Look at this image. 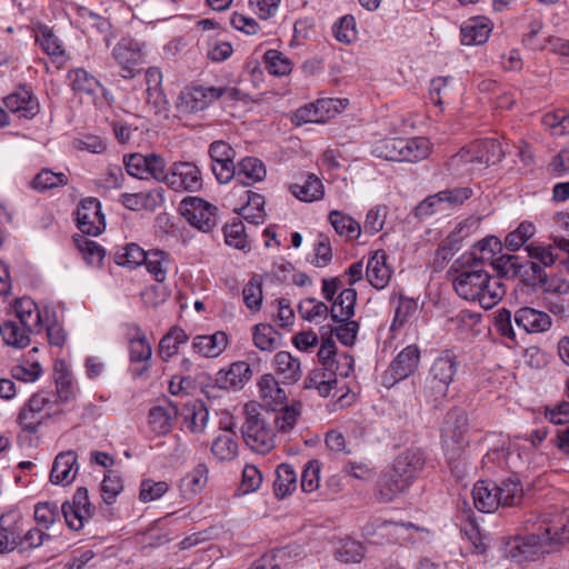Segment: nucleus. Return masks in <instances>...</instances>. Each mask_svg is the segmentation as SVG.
<instances>
[{"label":"nucleus","mask_w":569,"mask_h":569,"mask_svg":"<svg viewBox=\"0 0 569 569\" xmlns=\"http://www.w3.org/2000/svg\"><path fill=\"white\" fill-rule=\"evenodd\" d=\"M189 337L180 327H172L159 342V355L162 360L168 361L178 353L179 347L188 341Z\"/></svg>","instance_id":"obj_48"},{"label":"nucleus","mask_w":569,"mask_h":569,"mask_svg":"<svg viewBox=\"0 0 569 569\" xmlns=\"http://www.w3.org/2000/svg\"><path fill=\"white\" fill-rule=\"evenodd\" d=\"M252 340L261 351L271 352L280 346V336L276 329L268 323H258L252 328Z\"/></svg>","instance_id":"obj_49"},{"label":"nucleus","mask_w":569,"mask_h":569,"mask_svg":"<svg viewBox=\"0 0 569 569\" xmlns=\"http://www.w3.org/2000/svg\"><path fill=\"white\" fill-rule=\"evenodd\" d=\"M412 529L417 528L410 522H392L381 517H372L362 527V535L377 545L395 543L409 540Z\"/></svg>","instance_id":"obj_9"},{"label":"nucleus","mask_w":569,"mask_h":569,"mask_svg":"<svg viewBox=\"0 0 569 569\" xmlns=\"http://www.w3.org/2000/svg\"><path fill=\"white\" fill-rule=\"evenodd\" d=\"M266 68L270 74L282 77L292 70L291 60L278 50H268L263 56Z\"/></svg>","instance_id":"obj_56"},{"label":"nucleus","mask_w":569,"mask_h":569,"mask_svg":"<svg viewBox=\"0 0 569 569\" xmlns=\"http://www.w3.org/2000/svg\"><path fill=\"white\" fill-rule=\"evenodd\" d=\"M22 517L17 511H8L0 516V555H6L19 548Z\"/></svg>","instance_id":"obj_18"},{"label":"nucleus","mask_w":569,"mask_h":569,"mask_svg":"<svg viewBox=\"0 0 569 569\" xmlns=\"http://www.w3.org/2000/svg\"><path fill=\"white\" fill-rule=\"evenodd\" d=\"M68 177L62 172H53L50 169H42L30 181V187L39 192L68 184Z\"/></svg>","instance_id":"obj_53"},{"label":"nucleus","mask_w":569,"mask_h":569,"mask_svg":"<svg viewBox=\"0 0 569 569\" xmlns=\"http://www.w3.org/2000/svg\"><path fill=\"white\" fill-rule=\"evenodd\" d=\"M162 201L160 190L149 192L123 193L121 196L122 204L130 210L153 209Z\"/></svg>","instance_id":"obj_46"},{"label":"nucleus","mask_w":569,"mask_h":569,"mask_svg":"<svg viewBox=\"0 0 569 569\" xmlns=\"http://www.w3.org/2000/svg\"><path fill=\"white\" fill-rule=\"evenodd\" d=\"M302 405L300 401H293L291 405H283L277 410V413L271 422L274 429L279 432H289L297 423L301 415Z\"/></svg>","instance_id":"obj_50"},{"label":"nucleus","mask_w":569,"mask_h":569,"mask_svg":"<svg viewBox=\"0 0 569 569\" xmlns=\"http://www.w3.org/2000/svg\"><path fill=\"white\" fill-rule=\"evenodd\" d=\"M217 99H219V91L216 87H190L180 92L176 108L184 114L194 113L204 110Z\"/></svg>","instance_id":"obj_14"},{"label":"nucleus","mask_w":569,"mask_h":569,"mask_svg":"<svg viewBox=\"0 0 569 569\" xmlns=\"http://www.w3.org/2000/svg\"><path fill=\"white\" fill-rule=\"evenodd\" d=\"M79 471L78 456L73 450L59 452L52 463L50 482L67 487L71 485Z\"/></svg>","instance_id":"obj_19"},{"label":"nucleus","mask_w":569,"mask_h":569,"mask_svg":"<svg viewBox=\"0 0 569 569\" xmlns=\"http://www.w3.org/2000/svg\"><path fill=\"white\" fill-rule=\"evenodd\" d=\"M241 432L246 445L257 453H269L276 447V429L260 412L247 411Z\"/></svg>","instance_id":"obj_6"},{"label":"nucleus","mask_w":569,"mask_h":569,"mask_svg":"<svg viewBox=\"0 0 569 569\" xmlns=\"http://www.w3.org/2000/svg\"><path fill=\"white\" fill-rule=\"evenodd\" d=\"M522 495V485L516 476L497 483V496L502 507H511L520 503Z\"/></svg>","instance_id":"obj_45"},{"label":"nucleus","mask_w":569,"mask_h":569,"mask_svg":"<svg viewBox=\"0 0 569 569\" xmlns=\"http://www.w3.org/2000/svg\"><path fill=\"white\" fill-rule=\"evenodd\" d=\"M380 148V157L398 162H418L431 152V143L425 137L387 139Z\"/></svg>","instance_id":"obj_7"},{"label":"nucleus","mask_w":569,"mask_h":569,"mask_svg":"<svg viewBox=\"0 0 569 569\" xmlns=\"http://www.w3.org/2000/svg\"><path fill=\"white\" fill-rule=\"evenodd\" d=\"M147 254L148 252L137 243H128L114 253V261L119 266L134 269L143 264Z\"/></svg>","instance_id":"obj_52"},{"label":"nucleus","mask_w":569,"mask_h":569,"mask_svg":"<svg viewBox=\"0 0 569 569\" xmlns=\"http://www.w3.org/2000/svg\"><path fill=\"white\" fill-rule=\"evenodd\" d=\"M10 318L17 320L28 328L40 332L42 330V320L38 305L28 297L17 299L10 307Z\"/></svg>","instance_id":"obj_22"},{"label":"nucleus","mask_w":569,"mask_h":569,"mask_svg":"<svg viewBox=\"0 0 569 569\" xmlns=\"http://www.w3.org/2000/svg\"><path fill=\"white\" fill-rule=\"evenodd\" d=\"M505 550L506 556L518 563L536 561L546 553L553 552L550 527L510 538Z\"/></svg>","instance_id":"obj_5"},{"label":"nucleus","mask_w":569,"mask_h":569,"mask_svg":"<svg viewBox=\"0 0 569 569\" xmlns=\"http://www.w3.org/2000/svg\"><path fill=\"white\" fill-rule=\"evenodd\" d=\"M37 333L34 330H28L24 325L9 318L1 326V336L6 345L14 348H26L30 345V335Z\"/></svg>","instance_id":"obj_38"},{"label":"nucleus","mask_w":569,"mask_h":569,"mask_svg":"<svg viewBox=\"0 0 569 569\" xmlns=\"http://www.w3.org/2000/svg\"><path fill=\"white\" fill-rule=\"evenodd\" d=\"M496 462L500 468L509 469L512 472L521 470L525 466L521 452L517 449H496L488 452L483 458L485 466Z\"/></svg>","instance_id":"obj_41"},{"label":"nucleus","mask_w":569,"mask_h":569,"mask_svg":"<svg viewBox=\"0 0 569 569\" xmlns=\"http://www.w3.org/2000/svg\"><path fill=\"white\" fill-rule=\"evenodd\" d=\"M356 302V289L351 287L342 289L330 308V316L332 321L340 322L351 319L355 315Z\"/></svg>","instance_id":"obj_39"},{"label":"nucleus","mask_w":569,"mask_h":569,"mask_svg":"<svg viewBox=\"0 0 569 569\" xmlns=\"http://www.w3.org/2000/svg\"><path fill=\"white\" fill-rule=\"evenodd\" d=\"M386 260V252L378 250L369 258L367 263V279L378 290L385 289L391 278V269L387 266Z\"/></svg>","instance_id":"obj_30"},{"label":"nucleus","mask_w":569,"mask_h":569,"mask_svg":"<svg viewBox=\"0 0 569 569\" xmlns=\"http://www.w3.org/2000/svg\"><path fill=\"white\" fill-rule=\"evenodd\" d=\"M457 371V355L450 349L442 350L432 361L425 380L423 395L429 402L438 405L447 399Z\"/></svg>","instance_id":"obj_3"},{"label":"nucleus","mask_w":569,"mask_h":569,"mask_svg":"<svg viewBox=\"0 0 569 569\" xmlns=\"http://www.w3.org/2000/svg\"><path fill=\"white\" fill-rule=\"evenodd\" d=\"M337 386V375L331 368L310 371L303 382L305 389H316L321 397H328Z\"/></svg>","instance_id":"obj_37"},{"label":"nucleus","mask_w":569,"mask_h":569,"mask_svg":"<svg viewBox=\"0 0 569 569\" xmlns=\"http://www.w3.org/2000/svg\"><path fill=\"white\" fill-rule=\"evenodd\" d=\"M331 111H338L337 101L332 99H319L315 103L299 108L295 118L297 123L315 122L321 123L330 117Z\"/></svg>","instance_id":"obj_29"},{"label":"nucleus","mask_w":569,"mask_h":569,"mask_svg":"<svg viewBox=\"0 0 569 569\" xmlns=\"http://www.w3.org/2000/svg\"><path fill=\"white\" fill-rule=\"evenodd\" d=\"M542 123L552 136L567 134L569 133V112L563 109L548 112L543 116Z\"/></svg>","instance_id":"obj_60"},{"label":"nucleus","mask_w":569,"mask_h":569,"mask_svg":"<svg viewBox=\"0 0 569 569\" xmlns=\"http://www.w3.org/2000/svg\"><path fill=\"white\" fill-rule=\"evenodd\" d=\"M420 349L416 345L403 348L381 375V383L386 388L413 375L420 365Z\"/></svg>","instance_id":"obj_11"},{"label":"nucleus","mask_w":569,"mask_h":569,"mask_svg":"<svg viewBox=\"0 0 569 569\" xmlns=\"http://www.w3.org/2000/svg\"><path fill=\"white\" fill-rule=\"evenodd\" d=\"M76 242L88 264L99 267L102 263L104 249L96 241L80 237Z\"/></svg>","instance_id":"obj_63"},{"label":"nucleus","mask_w":569,"mask_h":569,"mask_svg":"<svg viewBox=\"0 0 569 569\" xmlns=\"http://www.w3.org/2000/svg\"><path fill=\"white\" fill-rule=\"evenodd\" d=\"M179 211L191 226L203 232H209L217 224V208L199 197L184 198Z\"/></svg>","instance_id":"obj_12"},{"label":"nucleus","mask_w":569,"mask_h":569,"mask_svg":"<svg viewBox=\"0 0 569 569\" xmlns=\"http://www.w3.org/2000/svg\"><path fill=\"white\" fill-rule=\"evenodd\" d=\"M328 220L330 224L333 227L335 231L339 236L346 237L348 240L358 239L361 234L360 223L357 220H355L351 216L342 211H330Z\"/></svg>","instance_id":"obj_42"},{"label":"nucleus","mask_w":569,"mask_h":569,"mask_svg":"<svg viewBox=\"0 0 569 569\" xmlns=\"http://www.w3.org/2000/svg\"><path fill=\"white\" fill-rule=\"evenodd\" d=\"M453 289L468 301H478L485 309L496 306L505 296V286L499 277H492L482 268L457 259L449 271Z\"/></svg>","instance_id":"obj_1"},{"label":"nucleus","mask_w":569,"mask_h":569,"mask_svg":"<svg viewBox=\"0 0 569 569\" xmlns=\"http://www.w3.org/2000/svg\"><path fill=\"white\" fill-rule=\"evenodd\" d=\"M252 372L246 361L232 362L228 368L220 369L214 382L220 389H241L251 378Z\"/></svg>","instance_id":"obj_25"},{"label":"nucleus","mask_w":569,"mask_h":569,"mask_svg":"<svg viewBox=\"0 0 569 569\" xmlns=\"http://www.w3.org/2000/svg\"><path fill=\"white\" fill-rule=\"evenodd\" d=\"M292 194L306 202L320 200L323 197V184L315 174H309L302 183H293L290 186Z\"/></svg>","instance_id":"obj_43"},{"label":"nucleus","mask_w":569,"mask_h":569,"mask_svg":"<svg viewBox=\"0 0 569 569\" xmlns=\"http://www.w3.org/2000/svg\"><path fill=\"white\" fill-rule=\"evenodd\" d=\"M298 311L305 320L315 321L326 319L330 309L328 306L315 298H306L300 301Z\"/></svg>","instance_id":"obj_61"},{"label":"nucleus","mask_w":569,"mask_h":569,"mask_svg":"<svg viewBox=\"0 0 569 569\" xmlns=\"http://www.w3.org/2000/svg\"><path fill=\"white\" fill-rule=\"evenodd\" d=\"M248 200L246 206L241 209V216L252 224H260L264 222V199L261 194L247 191Z\"/></svg>","instance_id":"obj_54"},{"label":"nucleus","mask_w":569,"mask_h":569,"mask_svg":"<svg viewBox=\"0 0 569 569\" xmlns=\"http://www.w3.org/2000/svg\"><path fill=\"white\" fill-rule=\"evenodd\" d=\"M229 338L223 331H216L212 335H199L192 339V350L204 358H217L228 347Z\"/></svg>","instance_id":"obj_28"},{"label":"nucleus","mask_w":569,"mask_h":569,"mask_svg":"<svg viewBox=\"0 0 569 569\" xmlns=\"http://www.w3.org/2000/svg\"><path fill=\"white\" fill-rule=\"evenodd\" d=\"M276 373L283 382L295 383L301 377V362L288 351H279L273 358Z\"/></svg>","instance_id":"obj_36"},{"label":"nucleus","mask_w":569,"mask_h":569,"mask_svg":"<svg viewBox=\"0 0 569 569\" xmlns=\"http://www.w3.org/2000/svg\"><path fill=\"white\" fill-rule=\"evenodd\" d=\"M77 226L82 233L88 236L97 237L102 233L106 221L98 199L87 198L80 202L77 209Z\"/></svg>","instance_id":"obj_15"},{"label":"nucleus","mask_w":569,"mask_h":569,"mask_svg":"<svg viewBox=\"0 0 569 569\" xmlns=\"http://www.w3.org/2000/svg\"><path fill=\"white\" fill-rule=\"evenodd\" d=\"M503 157L501 144L495 139L473 141L461 148L448 161V170L458 177L480 173Z\"/></svg>","instance_id":"obj_2"},{"label":"nucleus","mask_w":569,"mask_h":569,"mask_svg":"<svg viewBox=\"0 0 569 569\" xmlns=\"http://www.w3.org/2000/svg\"><path fill=\"white\" fill-rule=\"evenodd\" d=\"M123 164L128 174L131 177L141 180L154 179L158 182L162 173V169L167 167L166 160L157 153H131L129 156H124Z\"/></svg>","instance_id":"obj_13"},{"label":"nucleus","mask_w":569,"mask_h":569,"mask_svg":"<svg viewBox=\"0 0 569 569\" xmlns=\"http://www.w3.org/2000/svg\"><path fill=\"white\" fill-rule=\"evenodd\" d=\"M71 88L79 93L93 96L100 88L99 80L83 68H74L68 72Z\"/></svg>","instance_id":"obj_47"},{"label":"nucleus","mask_w":569,"mask_h":569,"mask_svg":"<svg viewBox=\"0 0 569 569\" xmlns=\"http://www.w3.org/2000/svg\"><path fill=\"white\" fill-rule=\"evenodd\" d=\"M298 485V476L295 468L289 463H280L276 470L273 482L274 495L283 499L295 492Z\"/></svg>","instance_id":"obj_40"},{"label":"nucleus","mask_w":569,"mask_h":569,"mask_svg":"<svg viewBox=\"0 0 569 569\" xmlns=\"http://www.w3.org/2000/svg\"><path fill=\"white\" fill-rule=\"evenodd\" d=\"M112 57L121 67V76L131 79L136 76L137 67L143 62L141 46L131 38H122L112 49Z\"/></svg>","instance_id":"obj_16"},{"label":"nucleus","mask_w":569,"mask_h":569,"mask_svg":"<svg viewBox=\"0 0 569 569\" xmlns=\"http://www.w3.org/2000/svg\"><path fill=\"white\" fill-rule=\"evenodd\" d=\"M497 333L503 338V343L511 348L518 345L517 336L511 322V312L507 309L499 310L493 322Z\"/></svg>","instance_id":"obj_57"},{"label":"nucleus","mask_w":569,"mask_h":569,"mask_svg":"<svg viewBox=\"0 0 569 569\" xmlns=\"http://www.w3.org/2000/svg\"><path fill=\"white\" fill-rule=\"evenodd\" d=\"M53 380L56 385L53 395L57 397L59 405L70 402L77 398L80 389L68 363L62 359L54 361Z\"/></svg>","instance_id":"obj_21"},{"label":"nucleus","mask_w":569,"mask_h":569,"mask_svg":"<svg viewBox=\"0 0 569 569\" xmlns=\"http://www.w3.org/2000/svg\"><path fill=\"white\" fill-rule=\"evenodd\" d=\"M335 555L341 562H359L365 556V548L359 541L347 538L340 541Z\"/></svg>","instance_id":"obj_58"},{"label":"nucleus","mask_w":569,"mask_h":569,"mask_svg":"<svg viewBox=\"0 0 569 569\" xmlns=\"http://www.w3.org/2000/svg\"><path fill=\"white\" fill-rule=\"evenodd\" d=\"M475 507L481 512H493L500 507L497 496V483L488 480H479L472 489Z\"/></svg>","instance_id":"obj_31"},{"label":"nucleus","mask_w":569,"mask_h":569,"mask_svg":"<svg viewBox=\"0 0 569 569\" xmlns=\"http://www.w3.org/2000/svg\"><path fill=\"white\" fill-rule=\"evenodd\" d=\"M211 452L221 461H230L238 455V441L236 433L226 430L216 437L211 445Z\"/></svg>","instance_id":"obj_44"},{"label":"nucleus","mask_w":569,"mask_h":569,"mask_svg":"<svg viewBox=\"0 0 569 569\" xmlns=\"http://www.w3.org/2000/svg\"><path fill=\"white\" fill-rule=\"evenodd\" d=\"M243 302L246 307L252 311L257 312L261 309L263 296H262V283L257 278V276L252 277L249 282L242 289Z\"/></svg>","instance_id":"obj_62"},{"label":"nucleus","mask_w":569,"mask_h":569,"mask_svg":"<svg viewBox=\"0 0 569 569\" xmlns=\"http://www.w3.org/2000/svg\"><path fill=\"white\" fill-rule=\"evenodd\" d=\"M447 209L448 207L446 200L441 196V191H439L435 194L428 196L426 199L419 202L416 206L413 213L418 219H423Z\"/></svg>","instance_id":"obj_59"},{"label":"nucleus","mask_w":569,"mask_h":569,"mask_svg":"<svg viewBox=\"0 0 569 569\" xmlns=\"http://www.w3.org/2000/svg\"><path fill=\"white\" fill-rule=\"evenodd\" d=\"M127 332L131 376L141 378L151 368L152 348L138 325H130Z\"/></svg>","instance_id":"obj_10"},{"label":"nucleus","mask_w":569,"mask_h":569,"mask_svg":"<svg viewBox=\"0 0 569 569\" xmlns=\"http://www.w3.org/2000/svg\"><path fill=\"white\" fill-rule=\"evenodd\" d=\"M425 465V453L418 448H410L398 455L391 468L396 470L398 477L403 478L411 486Z\"/></svg>","instance_id":"obj_20"},{"label":"nucleus","mask_w":569,"mask_h":569,"mask_svg":"<svg viewBox=\"0 0 569 569\" xmlns=\"http://www.w3.org/2000/svg\"><path fill=\"white\" fill-rule=\"evenodd\" d=\"M264 163L256 157H246L237 163V182L242 186H251L266 178Z\"/></svg>","instance_id":"obj_35"},{"label":"nucleus","mask_w":569,"mask_h":569,"mask_svg":"<svg viewBox=\"0 0 569 569\" xmlns=\"http://www.w3.org/2000/svg\"><path fill=\"white\" fill-rule=\"evenodd\" d=\"M208 482V467L198 463L192 471L180 481V489L184 496H193L200 492Z\"/></svg>","instance_id":"obj_51"},{"label":"nucleus","mask_w":569,"mask_h":569,"mask_svg":"<svg viewBox=\"0 0 569 569\" xmlns=\"http://www.w3.org/2000/svg\"><path fill=\"white\" fill-rule=\"evenodd\" d=\"M4 107L19 119H32L40 111L38 99L30 88L19 87L3 99Z\"/></svg>","instance_id":"obj_17"},{"label":"nucleus","mask_w":569,"mask_h":569,"mask_svg":"<svg viewBox=\"0 0 569 569\" xmlns=\"http://www.w3.org/2000/svg\"><path fill=\"white\" fill-rule=\"evenodd\" d=\"M460 31L463 46H478L488 40L491 28L488 19L477 17L466 21Z\"/></svg>","instance_id":"obj_34"},{"label":"nucleus","mask_w":569,"mask_h":569,"mask_svg":"<svg viewBox=\"0 0 569 569\" xmlns=\"http://www.w3.org/2000/svg\"><path fill=\"white\" fill-rule=\"evenodd\" d=\"M159 182L166 183L177 192H197L202 189V173L197 164L189 161H176L169 170L164 167Z\"/></svg>","instance_id":"obj_8"},{"label":"nucleus","mask_w":569,"mask_h":569,"mask_svg":"<svg viewBox=\"0 0 569 569\" xmlns=\"http://www.w3.org/2000/svg\"><path fill=\"white\" fill-rule=\"evenodd\" d=\"M446 423L448 425L447 439L443 440V445L448 448L451 441L458 450H462L469 443L470 427L467 413L460 409H453L448 412Z\"/></svg>","instance_id":"obj_23"},{"label":"nucleus","mask_w":569,"mask_h":569,"mask_svg":"<svg viewBox=\"0 0 569 569\" xmlns=\"http://www.w3.org/2000/svg\"><path fill=\"white\" fill-rule=\"evenodd\" d=\"M518 327L528 333L546 332L551 328L552 319L545 312L530 307H522L515 313Z\"/></svg>","instance_id":"obj_27"},{"label":"nucleus","mask_w":569,"mask_h":569,"mask_svg":"<svg viewBox=\"0 0 569 569\" xmlns=\"http://www.w3.org/2000/svg\"><path fill=\"white\" fill-rule=\"evenodd\" d=\"M410 485L391 468L388 472L383 473L377 482L376 495L382 502L392 501L400 493L405 492Z\"/></svg>","instance_id":"obj_33"},{"label":"nucleus","mask_w":569,"mask_h":569,"mask_svg":"<svg viewBox=\"0 0 569 569\" xmlns=\"http://www.w3.org/2000/svg\"><path fill=\"white\" fill-rule=\"evenodd\" d=\"M61 413V406L53 392L41 390L21 407L17 422L23 431L36 433L44 422Z\"/></svg>","instance_id":"obj_4"},{"label":"nucleus","mask_w":569,"mask_h":569,"mask_svg":"<svg viewBox=\"0 0 569 569\" xmlns=\"http://www.w3.org/2000/svg\"><path fill=\"white\" fill-rule=\"evenodd\" d=\"M178 416V408L172 403L157 406L150 409L148 420L152 431L159 436L171 431Z\"/></svg>","instance_id":"obj_32"},{"label":"nucleus","mask_w":569,"mask_h":569,"mask_svg":"<svg viewBox=\"0 0 569 569\" xmlns=\"http://www.w3.org/2000/svg\"><path fill=\"white\" fill-rule=\"evenodd\" d=\"M535 226L531 222L523 221L516 230L507 234L505 240L506 247L511 251H516L522 247L535 234Z\"/></svg>","instance_id":"obj_64"},{"label":"nucleus","mask_w":569,"mask_h":569,"mask_svg":"<svg viewBox=\"0 0 569 569\" xmlns=\"http://www.w3.org/2000/svg\"><path fill=\"white\" fill-rule=\"evenodd\" d=\"M259 399L267 409L277 411L287 403V392L280 387L279 381L270 373H266L258 380Z\"/></svg>","instance_id":"obj_24"},{"label":"nucleus","mask_w":569,"mask_h":569,"mask_svg":"<svg viewBox=\"0 0 569 569\" xmlns=\"http://www.w3.org/2000/svg\"><path fill=\"white\" fill-rule=\"evenodd\" d=\"M143 264L156 281L163 282L166 280L170 266V261L166 252L161 250L149 251Z\"/></svg>","instance_id":"obj_55"},{"label":"nucleus","mask_w":569,"mask_h":569,"mask_svg":"<svg viewBox=\"0 0 569 569\" xmlns=\"http://www.w3.org/2000/svg\"><path fill=\"white\" fill-rule=\"evenodd\" d=\"M501 249V242L497 237H486L478 241L470 251L465 252L458 259L462 262L472 264L476 268H482L485 263H492L493 257Z\"/></svg>","instance_id":"obj_26"}]
</instances>
